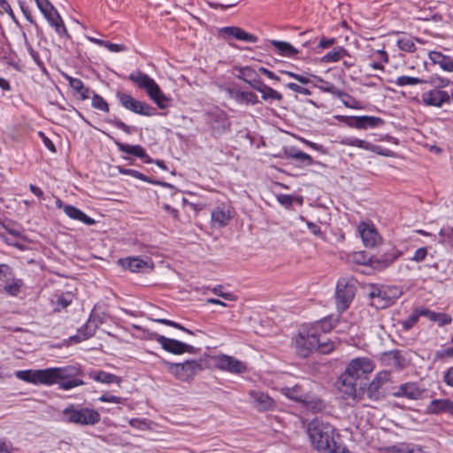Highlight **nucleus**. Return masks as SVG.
<instances>
[{"instance_id":"nucleus-1","label":"nucleus","mask_w":453,"mask_h":453,"mask_svg":"<svg viewBox=\"0 0 453 453\" xmlns=\"http://www.w3.org/2000/svg\"><path fill=\"white\" fill-rule=\"evenodd\" d=\"M82 372L75 365L52 367L40 370L18 371V379L33 384L53 385L58 384L64 390H69L84 384L80 379Z\"/></svg>"},{"instance_id":"nucleus-2","label":"nucleus","mask_w":453,"mask_h":453,"mask_svg":"<svg viewBox=\"0 0 453 453\" xmlns=\"http://www.w3.org/2000/svg\"><path fill=\"white\" fill-rule=\"evenodd\" d=\"M307 434L312 447L319 453H349L336 429L327 422L312 419L307 426Z\"/></svg>"},{"instance_id":"nucleus-3","label":"nucleus","mask_w":453,"mask_h":453,"mask_svg":"<svg viewBox=\"0 0 453 453\" xmlns=\"http://www.w3.org/2000/svg\"><path fill=\"white\" fill-rule=\"evenodd\" d=\"M333 349V342L326 341L324 335H317L315 333H299L296 340V353L301 357H307L313 350L326 354Z\"/></svg>"},{"instance_id":"nucleus-4","label":"nucleus","mask_w":453,"mask_h":453,"mask_svg":"<svg viewBox=\"0 0 453 453\" xmlns=\"http://www.w3.org/2000/svg\"><path fill=\"white\" fill-rule=\"evenodd\" d=\"M128 79L140 88L145 89L149 97L154 101L159 109H166L170 106L171 99L162 92L159 86L148 74L141 71H135L130 73Z\"/></svg>"},{"instance_id":"nucleus-5","label":"nucleus","mask_w":453,"mask_h":453,"mask_svg":"<svg viewBox=\"0 0 453 453\" xmlns=\"http://www.w3.org/2000/svg\"><path fill=\"white\" fill-rule=\"evenodd\" d=\"M368 297L373 300V305L378 309H385L392 305L402 295V290L395 286H376L371 284L366 292Z\"/></svg>"},{"instance_id":"nucleus-6","label":"nucleus","mask_w":453,"mask_h":453,"mask_svg":"<svg viewBox=\"0 0 453 453\" xmlns=\"http://www.w3.org/2000/svg\"><path fill=\"white\" fill-rule=\"evenodd\" d=\"M63 416L66 422L81 426H94L100 421V414L96 410L73 405L65 408Z\"/></svg>"},{"instance_id":"nucleus-7","label":"nucleus","mask_w":453,"mask_h":453,"mask_svg":"<svg viewBox=\"0 0 453 453\" xmlns=\"http://www.w3.org/2000/svg\"><path fill=\"white\" fill-rule=\"evenodd\" d=\"M163 365L167 372L181 381H189L193 380L197 372L202 370L200 361L189 359L183 363H172L162 360Z\"/></svg>"},{"instance_id":"nucleus-8","label":"nucleus","mask_w":453,"mask_h":453,"mask_svg":"<svg viewBox=\"0 0 453 453\" xmlns=\"http://www.w3.org/2000/svg\"><path fill=\"white\" fill-rule=\"evenodd\" d=\"M391 381V372L383 370L379 372L369 384H364L365 395L372 402L384 399L389 393L386 388Z\"/></svg>"},{"instance_id":"nucleus-9","label":"nucleus","mask_w":453,"mask_h":453,"mask_svg":"<svg viewBox=\"0 0 453 453\" xmlns=\"http://www.w3.org/2000/svg\"><path fill=\"white\" fill-rule=\"evenodd\" d=\"M356 281L352 278L339 279L336 290L335 299L338 311H345L350 305L355 296Z\"/></svg>"},{"instance_id":"nucleus-10","label":"nucleus","mask_w":453,"mask_h":453,"mask_svg":"<svg viewBox=\"0 0 453 453\" xmlns=\"http://www.w3.org/2000/svg\"><path fill=\"white\" fill-rule=\"evenodd\" d=\"M335 387L343 399L359 402L365 396V387L357 388V380L345 372L338 377Z\"/></svg>"},{"instance_id":"nucleus-11","label":"nucleus","mask_w":453,"mask_h":453,"mask_svg":"<svg viewBox=\"0 0 453 453\" xmlns=\"http://www.w3.org/2000/svg\"><path fill=\"white\" fill-rule=\"evenodd\" d=\"M205 122L210 127L214 137L220 136L230 127L226 113L219 109L206 112Z\"/></svg>"},{"instance_id":"nucleus-12","label":"nucleus","mask_w":453,"mask_h":453,"mask_svg":"<svg viewBox=\"0 0 453 453\" xmlns=\"http://www.w3.org/2000/svg\"><path fill=\"white\" fill-rule=\"evenodd\" d=\"M117 97L123 107L136 114L143 116H153L156 113L155 108L147 103L134 99L128 94L119 92L117 94Z\"/></svg>"},{"instance_id":"nucleus-13","label":"nucleus","mask_w":453,"mask_h":453,"mask_svg":"<svg viewBox=\"0 0 453 453\" xmlns=\"http://www.w3.org/2000/svg\"><path fill=\"white\" fill-rule=\"evenodd\" d=\"M154 339L161 345L163 349L169 353L174 355H180L186 352L190 354L196 353L195 347L180 341L168 338L157 334H154Z\"/></svg>"},{"instance_id":"nucleus-14","label":"nucleus","mask_w":453,"mask_h":453,"mask_svg":"<svg viewBox=\"0 0 453 453\" xmlns=\"http://www.w3.org/2000/svg\"><path fill=\"white\" fill-rule=\"evenodd\" d=\"M374 369L373 362L368 357H356L346 366L343 372L357 380L363 375L370 373Z\"/></svg>"},{"instance_id":"nucleus-15","label":"nucleus","mask_w":453,"mask_h":453,"mask_svg":"<svg viewBox=\"0 0 453 453\" xmlns=\"http://www.w3.org/2000/svg\"><path fill=\"white\" fill-rule=\"evenodd\" d=\"M424 391L416 382H406L393 388V391L390 394L396 398L405 397L409 400L416 401L422 398Z\"/></svg>"},{"instance_id":"nucleus-16","label":"nucleus","mask_w":453,"mask_h":453,"mask_svg":"<svg viewBox=\"0 0 453 453\" xmlns=\"http://www.w3.org/2000/svg\"><path fill=\"white\" fill-rule=\"evenodd\" d=\"M215 365L223 371L233 373H242L247 370L244 363L227 355H219L215 357Z\"/></svg>"},{"instance_id":"nucleus-17","label":"nucleus","mask_w":453,"mask_h":453,"mask_svg":"<svg viewBox=\"0 0 453 453\" xmlns=\"http://www.w3.org/2000/svg\"><path fill=\"white\" fill-rule=\"evenodd\" d=\"M344 122L350 127L357 129L373 128L384 125L385 121L373 116L344 117Z\"/></svg>"},{"instance_id":"nucleus-18","label":"nucleus","mask_w":453,"mask_h":453,"mask_svg":"<svg viewBox=\"0 0 453 453\" xmlns=\"http://www.w3.org/2000/svg\"><path fill=\"white\" fill-rule=\"evenodd\" d=\"M232 219V208L226 203H220L211 211V222L214 226L224 227Z\"/></svg>"},{"instance_id":"nucleus-19","label":"nucleus","mask_w":453,"mask_h":453,"mask_svg":"<svg viewBox=\"0 0 453 453\" xmlns=\"http://www.w3.org/2000/svg\"><path fill=\"white\" fill-rule=\"evenodd\" d=\"M422 100L426 105L441 107L444 103H449L450 96L441 89H432L422 94Z\"/></svg>"},{"instance_id":"nucleus-20","label":"nucleus","mask_w":453,"mask_h":453,"mask_svg":"<svg viewBox=\"0 0 453 453\" xmlns=\"http://www.w3.org/2000/svg\"><path fill=\"white\" fill-rule=\"evenodd\" d=\"M358 230L365 247L373 248L380 242V237L373 226L362 223L358 226Z\"/></svg>"},{"instance_id":"nucleus-21","label":"nucleus","mask_w":453,"mask_h":453,"mask_svg":"<svg viewBox=\"0 0 453 453\" xmlns=\"http://www.w3.org/2000/svg\"><path fill=\"white\" fill-rule=\"evenodd\" d=\"M249 395L253 405L259 411L271 410L274 405V401L267 394L260 391H250Z\"/></svg>"},{"instance_id":"nucleus-22","label":"nucleus","mask_w":453,"mask_h":453,"mask_svg":"<svg viewBox=\"0 0 453 453\" xmlns=\"http://www.w3.org/2000/svg\"><path fill=\"white\" fill-rule=\"evenodd\" d=\"M430 414L448 413L453 415V401L450 399H434L427 406Z\"/></svg>"},{"instance_id":"nucleus-23","label":"nucleus","mask_w":453,"mask_h":453,"mask_svg":"<svg viewBox=\"0 0 453 453\" xmlns=\"http://www.w3.org/2000/svg\"><path fill=\"white\" fill-rule=\"evenodd\" d=\"M118 149L124 153L136 156L143 160L144 163H152L153 160L146 154L145 150L141 145H129L115 141Z\"/></svg>"},{"instance_id":"nucleus-24","label":"nucleus","mask_w":453,"mask_h":453,"mask_svg":"<svg viewBox=\"0 0 453 453\" xmlns=\"http://www.w3.org/2000/svg\"><path fill=\"white\" fill-rule=\"evenodd\" d=\"M49 24L55 29L56 33L61 37H69L67 29L62 18L57 10H54L44 16Z\"/></svg>"},{"instance_id":"nucleus-25","label":"nucleus","mask_w":453,"mask_h":453,"mask_svg":"<svg viewBox=\"0 0 453 453\" xmlns=\"http://www.w3.org/2000/svg\"><path fill=\"white\" fill-rule=\"evenodd\" d=\"M382 453H424L422 447L407 442H400L395 445L384 447Z\"/></svg>"},{"instance_id":"nucleus-26","label":"nucleus","mask_w":453,"mask_h":453,"mask_svg":"<svg viewBox=\"0 0 453 453\" xmlns=\"http://www.w3.org/2000/svg\"><path fill=\"white\" fill-rule=\"evenodd\" d=\"M311 76L316 80L317 82L319 83V85L315 84V87H317L319 90L326 92V93H329L338 98H342V96H348L349 98H350V96L349 94L341 90L336 86H334L333 83H331L327 81H325L324 79H322L319 76H317V75H311Z\"/></svg>"},{"instance_id":"nucleus-27","label":"nucleus","mask_w":453,"mask_h":453,"mask_svg":"<svg viewBox=\"0 0 453 453\" xmlns=\"http://www.w3.org/2000/svg\"><path fill=\"white\" fill-rule=\"evenodd\" d=\"M228 94L231 98L239 104H256L259 101L253 92L241 91L240 89L229 88Z\"/></svg>"},{"instance_id":"nucleus-28","label":"nucleus","mask_w":453,"mask_h":453,"mask_svg":"<svg viewBox=\"0 0 453 453\" xmlns=\"http://www.w3.org/2000/svg\"><path fill=\"white\" fill-rule=\"evenodd\" d=\"M404 359L403 358L399 350H391L384 352L381 357V363L386 366H392L396 369H403L404 367Z\"/></svg>"},{"instance_id":"nucleus-29","label":"nucleus","mask_w":453,"mask_h":453,"mask_svg":"<svg viewBox=\"0 0 453 453\" xmlns=\"http://www.w3.org/2000/svg\"><path fill=\"white\" fill-rule=\"evenodd\" d=\"M65 213L72 219L79 220L88 226H92L96 223V221L86 215L80 209L76 208L73 205L68 204L64 206Z\"/></svg>"},{"instance_id":"nucleus-30","label":"nucleus","mask_w":453,"mask_h":453,"mask_svg":"<svg viewBox=\"0 0 453 453\" xmlns=\"http://www.w3.org/2000/svg\"><path fill=\"white\" fill-rule=\"evenodd\" d=\"M101 324H103V319L95 314H91L88 322L79 330V333L82 334L83 339H88L95 334L96 330Z\"/></svg>"},{"instance_id":"nucleus-31","label":"nucleus","mask_w":453,"mask_h":453,"mask_svg":"<svg viewBox=\"0 0 453 453\" xmlns=\"http://www.w3.org/2000/svg\"><path fill=\"white\" fill-rule=\"evenodd\" d=\"M119 171L120 173L131 175L136 179L142 180L143 181H146V182H149V183H151L154 185H158V186L169 188H174V186L170 183L161 181V180H153L150 178H149L148 176L144 175L143 173H142L136 170H134V169L119 167Z\"/></svg>"},{"instance_id":"nucleus-32","label":"nucleus","mask_w":453,"mask_h":453,"mask_svg":"<svg viewBox=\"0 0 453 453\" xmlns=\"http://www.w3.org/2000/svg\"><path fill=\"white\" fill-rule=\"evenodd\" d=\"M119 263L125 269H128L132 273H138L141 272L143 268L150 267L147 260H143L139 257H128L120 259Z\"/></svg>"},{"instance_id":"nucleus-33","label":"nucleus","mask_w":453,"mask_h":453,"mask_svg":"<svg viewBox=\"0 0 453 453\" xmlns=\"http://www.w3.org/2000/svg\"><path fill=\"white\" fill-rule=\"evenodd\" d=\"M89 378L97 381V382H102V383H105V384H112V383H116V384H120V382L122 381L121 378L115 375V374H112V373H109V372H106L104 371H91L89 373Z\"/></svg>"},{"instance_id":"nucleus-34","label":"nucleus","mask_w":453,"mask_h":453,"mask_svg":"<svg viewBox=\"0 0 453 453\" xmlns=\"http://www.w3.org/2000/svg\"><path fill=\"white\" fill-rule=\"evenodd\" d=\"M402 252L395 250L391 249L390 250L385 252L378 257H375L373 262L378 266L384 268L390 265L394 261H395L400 256Z\"/></svg>"},{"instance_id":"nucleus-35","label":"nucleus","mask_w":453,"mask_h":453,"mask_svg":"<svg viewBox=\"0 0 453 453\" xmlns=\"http://www.w3.org/2000/svg\"><path fill=\"white\" fill-rule=\"evenodd\" d=\"M429 58L434 63L438 64L443 70L448 72L453 71V59L448 56H444L439 51H431Z\"/></svg>"},{"instance_id":"nucleus-36","label":"nucleus","mask_w":453,"mask_h":453,"mask_svg":"<svg viewBox=\"0 0 453 453\" xmlns=\"http://www.w3.org/2000/svg\"><path fill=\"white\" fill-rule=\"evenodd\" d=\"M343 143L349 146L358 147L366 150L384 155L382 152L379 151L378 146L373 145L365 140H360L357 138H349Z\"/></svg>"},{"instance_id":"nucleus-37","label":"nucleus","mask_w":453,"mask_h":453,"mask_svg":"<svg viewBox=\"0 0 453 453\" xmlns=\"http://www.w3.org/2000/svg\"><path fill=\"white\" fill-rule=\"evenodd\" d=\"M302 403L313 412H319L325 408V403L320 398L308 395H304Z\"/></svg>"},{"instance_id":"nucleus-38","label":"nucleus","mask_w":453,"mask_h":453,"mask_svg":"<svg viewBox=\"0 0 453 453\" xmlns=\"http://www.w3.org/2000/svg\"><path fill=\"white\" fill-rule=\"evenodd\" d=\"M272 44L279 50L280 54L283 56L292 57L298 53L290 43L282 41H272Z\"/></svg>"},{"instance_id":"nucleus-39","label":"nucleus","mask_w":453,"mask_h":453,"mask_svg":"<svg viewBox=\"0 0 453 453\" xmlns=\"http://www.w3.org/2000/svg\"><path fill=\"white\" fill-rule=\"evenodd\" d=\"M345 55H348V53L344 48L336 47L332 51H330V52L326 53L325 56H323L321 60L324 63L337 62Z\"/></svg>"},{"instance_id":"nucleus-40","label":"nucleus","mask_w":453,"mask_h":453,"mask_svg":"<svg viewBox=\"0 0 453 453\" xmlns=\"http://www.w3.org/2000/svg\"><path fill=\"white\" fill-rule=\"evenodd\" d=\"M283 394L289 399L303 403L304 394H303L301 387L296 385L292 388L286 387L282 388Z\"/></svg>"},{"instance_id":"nucleus-41","label":"nucleus","mask_w":453,"mask_h":453,"mask_svg":"<svg viewBox=\"0 0 453 453\" xmlns=\"http://www.w3.org/2000/svg\"><path fill=\"white\" fill-rule=\"evenodd\" d=\"M288 157L299 161L304 165H311L313 164L312 157L301 150H293L289 152Z\"/></svg>"},{"instance_id":"nucleus-42","label":"nucleus","mask_w":453,"mask_h":453,"mask_svg":"<svg viewBox=\"0 0 453 453\" xmlns=\"http://www.w3.org/2000/svg\"><path fill=\"white\" fill-rule=\"evenodd\" d=\"M11 280L12 282L4 286V291L11 296H16L20 292L23 280L21 279H13V277Z\"/></svg>"},{"instance_id":"nucleus-43","label":"nucleus","mask_w":453,"mask_h":453,"mask_svg":"<svg viewBox=\"0 0 453 453\" xmlns=\"http://www.w3.org/2000/svg\"><path fill=\"white\" fill-rule=\"evenodd\" d=\"M260 93L262 94V98L265 101L267 100H276V101H281L282 96L278 91L273 89L267 85H265L263 88L261 89Z\"/></svg>"},{"instance_id":"nucleus-44","label":"nucleus","mask_w":453,"mask_h":453,"mask_svg":"<svg viewBox=\"0 0 453 453\" xmlns=\"http://www.w3.org/2000/svg\"><path fill=\"white\" fill-rule=\"evenodd\" d=\"M425 82H426V81H424L422 79L416 78V77H411V76H400L395 81V85L398 87H403V86H407V85L413 86V85L422 84Z\"/></svg>"},{"instance_id":"nucleus-45","label":"nucleus","mask_w":453,"mask_h":453,"mask_svg":"<svg viewBox=\"0 0 453 453\" xmlns=\"http://www.w3.org/2000/svg\"><path fill=\"white\" fill-rule=\"evenodd\" d=\"M397 46L400 50L407 52H414L416 50V45L412 38L402 37L397 40Z\"/></svg>"},{"instance_id":"nucleus-46","label":"nucleus","mask_w":453,"mask_h":453,"mask_svg":"<svg viewBox=\"0 0 453 453\" xmlns=\"http://www.w3.org/2000/svg\"><path fill=\"white\" fill-rule=\"evenodd\" d=\"M92 106L105 112L109 111V105L106 101L101 96L94 92L92 96Z\"/></svg>"},{"instance_id":"nucleus-47","label":"nucleus","mask_w":453,"mask_h":453,"mask_svg":"<svg viewBox=\"0 0 453 453\" xmlns=\"http://www.w3.org/2000/svg\"><path fill=\"white\" fill-rule=\"evenodd\" d=\"M64 78L68 81L69 83V86L76 92H80L81 90L83 89V88L85 87L84 83L82 82L81 80L80 79H77V78H73L72 76L66 74V73H64L63 74Z\"/></svg>"},{"instance_id":"nucleus-48","label":"nucleus","mask_w":453,"mask_h":453,"mask_svg":"<svg viewBox=\"0 0 453 453\" xmlns=\"http://www.w3.org/2000/svg\"><path fill=\"white\" fill-rule=\"evenodd\" d=\"M256 74L255 70H253L250 66L241 67L239 70V74H237V78L244 81L246 83L251 79L254 78Z\"/></svg>"},{"instance_id":"nucleus-49","label":"nucleus","mask_w":453,"mask_h":453,"mask_svg":"<svg viewBox=\"0 0 453 453\" xmlns=\"http://www.w3.org/2000/svg\"><path fill=\"white\" fill-rule=\"evenodd\" d=\"M431 321L436 322L439 326H443L452 322V317L447 313L435 312L434 319Z\"/></svg>"},{"instance_id":"nucleus-50","label":"nucleus","mask_w":453,"mask_h":453,"mask_svg":"<svg viewBox=\"0 0 453 453\" xmlns=\"http://www.w3.org/2000/svg\"><path fill=\"white\" fill-rule=\"evenodd\" d=\"M235 38L240 41L250 42H256L257 41V37L256 35L249 34L240 27L236 30Z\"/></svg>"},{"instance_id":"nucleus-51","label":"nucleus","mask_w":453,"mask_h":453,"mask_svg":"<svg viewBox=\"0 0 453 453\" xmlns=\"http://www.w3.org/2000/svg\"><path fill=\"white\" fill-rule=\"evenodd\" d=\"M153 320L155 322H157V323H160V324H163V325H165V326H173L174 328H177V329H180L181 331H184L189 334H193V332L190 331L189 329L184 327L182 325L179 324V323H176L174 321H172V320H169V319H153Z\"/></svg>"},{"instance_id":"nucleus-52","label":"nucleus","mask_w":453,"mask_h":453,"mask_svg":"<svg viewBox=\"0 0 453 453\" xmlns=\"http://www.w3.org/2000/svg\"><path fill=\"white\" fill-rule=\"evenodd\" d=\"M418 317L416 312V310L412 311V313L408 316V318L402 321V326L405 331H409L411 329L414 325L418 322Z\"/></svg>"},{"instance_id":"nucleus-53","label":"nucleus","mask_w":453,"mask_h":453,"mask_svg":"<svg viewBox=\"0 0 453 453\" xmlns=\"http://www.w3.org/2000/svg\"><path fill=\"white\" fill-rule=\"evenodd\" d=\"M38 9L45 16L49 12L56 10L49 0H35Z\"/></svg>"},{"instance_id":"nucleus-54","label":"nucleus","mask_w":453,"mask_h":453,"mask_svg":"<svg viewBox=\"0 0 453 453\" xmlns=\"http://www.w3.org/2000/svg\"><path fill=\"white\" fill-rule=\"evenodd\" d=\"M12 278V269L6 264H0V280L8 281Z\"/></svg>"},{"instance_id":"nucleus-55","label":"nucleus","mask_w":453,"mask_h":453,"mask_svg":"<svg viewBox=\"0 0 453 453\" xmlns=\"http://www.w3.org/2000/svg\"><path fill=\"white\" fill-rule=\"evenodd\" d=\"M300 219L302 221L306 222L308 228L312 233V234H314L315 236H318L319 238L324 237V234H323L322 231L320 230V227L317 224L305 220V219L303 216H300Z\"/></svg>"},{"instance_id":"nucleus-56","label":"nucleus","mask_w":453,"mask_h":453,"mask_svg":"<svg viewBox=\"0 0 453 453\" xmlns=\"http://www.w3.org/2000/svg\"><path fill=\"white\" fill-rule=\"evenodd\" d=\"M286 87L288 88H289L290 90L294 91V92H296V93H299V94H302V95H304V96H310L311 94V90L309 88H306L304 87H302L296 83H294V82H289L286 85Z\"/></svg>"},{"instance_id":"nucleus-57","label":"nucleus","mask_w":453,"mask_h":453,"mask_svg":"<svg viewBox=\"0 0 453 453\" xmlns=\"http://www.w3.org/2000/svg\"><path fill=\"white\" fill-rule=\"evenodd\" d=\"M236 30L238 27H226L219 29V35L225 39L235 38Z\"/></svg>"},{"instance_id":"nucleus-58","label":"nucleus","mask_w":453,"mask_h":453,"mask_svg":"<svg viewBox=\"0 0 453 453\" xmlns=\"http://www.w3.org/2000/svg\"><path fill=\"white\" fill-rule=\"evenodd\" d=\"M248 84L257 91L260 92L263 87L265 85L256 73L255 77L251 78Z\"/></svg>"},{"instance_id":"nucleus-59","label":"nucleus","mask_w":453,"mask_h":453,"mask_svg":"<svg viewBox=\"0 0 453 453\" xmlns=\"http://www.w3.org/2000/svg\"><path fill=\"white\" fill-rule=\"evenodd\" d=\"M416 312L418 314V317H426L429 320H432L434 319L435 311H430L427 308L424 307H418L415 309Z\"/></svg>"},{"instance_id":"nucleus-60","label":"nucleus","mask_w":453,"mask_h":453,"mask_svg":"<svg viewBox=\"0 0 453 453\" xmlns=\"http://www.w3.org/2000/svg\"><path fill=\"white\" fill-rule=\"evenodd\" d=\"M100 402L104 403H122L124 399L121 397H118L112 395L104 394L98 399Z\"/></svg>"},{"instance_id":"nucleus-61","label":"nucleus","mask_w":453,"mask_h":453,"mask_svg":"<svg viewBox=\"0 0 453 453\" xmlns=\"http://www.w3.org/2000/svg\"><path fill=\"white\" fill-rule=\"evenodd\" d=\"M282 73L284 74H287L288 75L289 77H292L294 78L295 80H296L298 82H300L301 84H308V83H311V80L303 75H301V74H297V73H292V72H288V71H280Z\"/></svg>"},{"instance_id":"nucleus-62","label":"nucleus","mask_w":453,"mask_h":453,"mask_svg":"<svg viewBox=\"0 0 453 453\" xmlns=\"http://www.w3.org/2000/svg\"><path fill=\"white\" fill-rule=\"evenodd\" d=\"M426 255H427V249L425 247H421L414 252V255L411 257V260L418 262V263L421 262L426 258Z\"/></svg>"},{"instance_id":"nucleus-63","label":"nucleus","mask_w":453,"mask_h":453,"mask_svg":"<svg viewBox=\"0 0 453 453\" xmlns=\"http://www.w3.org/2000/svg\"><path fill=\"white\" fill-rule=\"evenodd\" d=\"M72 303V295L71 293H66L65 295H61L58 298V303L63 308H66Z\"/></svg>"},{"instance_id":"nucleus-64","label":"nucleus","mask_w":453,"mask_h":453,"mask_svg":"<svg viewBox=\"0 0 453 453\" xmlns=\"http://www.w3.org/2000/svg\"><path fill=\"white\" fill-rule=\"evenodd\" d=\"M443 381L449 386L453 388V366L449 367L443 375Z\"/></svg>"}]
</instances>
